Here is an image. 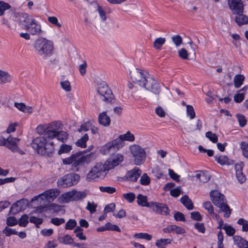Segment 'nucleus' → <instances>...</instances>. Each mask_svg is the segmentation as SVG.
<instances>
[{
    "instance_id": "nucleus-1",
    "label": "nucleus",
    "mask_w": 248,
    "mask_h": 248,
    "mask_svg": "<svg viewBox=\"0 0 248 248\" xmlns=\"http://www.w3.org/2000/svg\"><path fill=\"white\" fill-rule=\"evenodd\" d=\"M133 82L144 88L146 90L155 94H158L160 91L159 83L156 81L146 71L139 68H134L132 71L127 72Z\"/></svg>"
},
{
    "instance_id": "nucleus-2",
    "label": "nucleus",
    "mask_w": 248,
    "mask_h": 248,
    "mask_svg": "<svg viewBox=\"0 0 248 248\" xmlns=\"http://www.w3.org/2000/svg\"><path fill=\"white\" fill-rule=\"evenodd\" d=\"M54 134L48 132L45 134V136L35 138L31 143V147L38 154L50 157L54 151V142L52 140L56 138H52Z\"/></svg>"
},
{
    "instance_id": "nucleus-3",
    "label": "nucleus",
    "mask_w": 248,
    "mask_h": 248,
    "mask_svg": "<svg viewBox=\"0 0 248 248\" xmlns=\"http://www.w3.org/2000/svg\"><path fill=\"white\" fill-rule=\"evenodd\" d=\"M61 125L60 122H53L46 127L42 125H38L36 128V131L38 134L43 135V136H45L46 133L52 132L54 134L52 138H56L57 141H62V134L60 130Z\"/></svg>"
},
{
    "instance_id": "nucleus-4",
    "label": "nucleus",
    "mask_w": 248,
    "mask_h": 248,
    "mask_svg": "<svg viewBox=\"0 0 248 248\" xmlns=\"http://www.w3.org/2000/svg\"><path fill=\"white\" fill-rule=\"evenodd\" d=\"M34 48L38 55L43 56L44 57L46 58L52 54L53 44L50 41L41 38L36 41L34 44Z\"/></svg>"
},
{
    "instance_id": "nucleus-5",
    "label": "nucleus",
    "mask_w": 248,
    "mask_h": 248,
    "mask_svg": "<svg viewBox=\"0 0 248 248\" xmlns=\"http://www.w3.org/2000/svg\"><path fill=\"white\" fill-rule=\"evenodd\" d=\"M107 171L103 164L97 163L87 173L86 180L88 182H97L105 177Z\"/></svg>"
},
{
    "instance_id": "nucleus-6",
    "label": "nucleus",
    "mask_w": 248,
    "mask_h": 248,
    "mask_svg": "<svg viewBox=\"0 0 248 248\" xmlns=\"http://www.w3.org/2000/svg\"><path fill=\"white\" fill-rule=\"evenodd\" d=\"M20 139L17 138H13L9 136L5 139L4 137H0V146H4L8 148L13 153H18L20 155H24V152L21 150L17 145V143Z\"/></svg>"
},
{
    "instance_id": "nucleus-7",
    "label": "nucleus",
    "mask_w": 248,
    "mask_h": 248,
    "mask_svg": "<svg viewBox=\"0 0 248 248\" xmlns=\"http://www.w3.org/2000/svg\"><path fill=\"white\" fill-rule=\"evenodd\" d=\"M95 89L100 95V99L106 102H111L113 94L111 90L107 83L103 81H97L95 86Z\"/></svg>"
},
{
    "instance_id": "nucleus-8",
    "label": "nucleus",
    "mask_w": 248,
    "mask_h": 248,
    "mask_svg": "<svg viewBox=\"0 0 248 248\" xmlns=\"http://www.w3.org/2000/svg\"><path fill=\"white\" fill-rule=\"evenodd\" d=\"M130 150L134 158V163L136 165L142 164L146 159V153L143 148L138 145H133L130 147Z\"/></svg>"
},
{
    "instance_id": "nucleus-9",
    "label": "nucleus",
    "mask_w": 248,
    "mask_h": 248,
    "mask_svg": "<svg viewBox=\"0 0 248 248\" xmlns=\"http://www.w3.org/2000/svg\"><path fill=\"white\" fill-rule=\"evenodd\" d=\"M86 193L84 191H78L73 190L63 194V202H68L77 201L84 198Z\"/></svg>"
},
{
    "instance_id": "nucleus-10",
    "label": "nucleus",
    "mask_w": 248,
    "mask_h": 248,
    "mask_svg": "<svg viewBox=\"0 0 248 248\" xmlns=\"http://www.w3.org/2000/svg\"><path fill=\"white\" fill-rule=\"evenodd\" d=\"M124 160V156L120 154H116L111 155L103 164L106 170H109L114 169L118 166Z\"/></svg>"
},
{
    "instance_id": "nucleus-11",
    "label": "nucleus",
    "mask_w": 248,
    "mask_h": 248,
    "mask_svg": "<svg viewBox=\"0 0 248 248\" xmlns=\"http://www.w3.org/2000/svg\"><path fill=\"white\" fill-rule=\"evenodd\" d=\"M80 177L78 174L71 173L63 177V187H68L76 185L79 181Z\"/></svg>"
},
{
    "instance_id": "nucleus-12",
    "label": "nucleus",
    "mask_w": 248,
    "mask_h": 248,
    "mask_svg": "<svg viewBox=\"0 0 248 248\" xmlns=\"http://www.w3.org/2000/svg\"><path fill=\"white\" fill-rule=\"evenodd\" d=\"M228 5L233 14L243 13L244 5L241 0H228Z\"/></svg>"
},
{
    "instance_id": "nucleus-13",
    "label": "nucleus",
    "mask_w": 248,
    "mask_h": 248,
    "mask_svg": "<svg viewBox=\"0 0 248 248\" xmlns=\"http://www.w3.org/2000/svg\"><path fill=\"white\" fill-rule=\"evenodd\" d=\"M150 208L155 213L161 215H167L169 213L168 206L164 203L152 202Z\"/></svg>"
},
{
    "instance_id": "nucleus-14",
    "label": "nucleus",
    "mask_w": 248,
    "mask_h": 248,
    "mask_svg": "<svg viewBox=\"0 0 248 248\" xmlns=\"http://www.w3.org/2000/svg\"><path fill=\"white\" fill-rule=\"evenodd\" d=\"M211 199L215 205L221 206L226 202L224 196L218 190H212L210 193Z\"/></svg>"
},
{
    "instance_id": "nucleus-15",
    "label": "nucleus",
    "mask_w": 248,
    "mask_h": 248,
    "mask_svg": "<svg viewBox=\"0 0 248 248\" xmlns=\"http://www.w3.org/2000/svg\"><path fill=\"white\" fill-rule=\"evenodd\" d=\"M61 206L55 203H51L45 206H38L36 209V212L37 213L43 212H57L61 210Z\"/></svg>"
},
{
    "instance_id": "nucleus-16",
    "label": "nucleus",
    "mask_w": 248,
    "mask_h": 248,
    "mask_svg": "<svg viewBox=\"0 0 248 248\" xmlns=\"http://www.w3.org/2000/svg\"><path fill=\"white\" fill-rule=\"evenodd\" d=\"M60 194V191L58 189H49L45 191L41 195L42 199L46 200L49 202H52Z\"/></svg>"
},
{
    "instance_id": "nucleus-17",
    "label": "nucleus",
    "mask_w": 248,
    "mask_h": 248,
    "mask_svg": "<svg viewBox=\"0 0 248 248\" xmlns=\"http://www.w3.org/2000/svg\"><path fill=\"white\" fill-rule=\"evenodd\" d=\"M28 203V201L27 200L22 199L12 204L10 208V212L15 214L19 210L27 206Z\"/></svg>"
},
{
    "instance_id": "nucleus-18",
    "label": "nucleus",
    "mask_w": 248,
    "mask_h": 248,
    "mask_svg": "<svg viewBox=\"0 0 248 248\" xmlns=\"http://www.w3.org/2000/svg\"><path fill=\"white\" fill-rule=\"evenodd\" d=\"M25 29L33 35L39 33L41 31L40 25L37 23L35 19L29 24H27Z\"/></svg>"
},
{
    "instance_id": "nucleus-19",
    "label": "nucleus",
    "mask_w": 248,
    "mask_h": 248,
    "mask_svg": "<svg viewBox=\"0 0 248 248\" xmlns=\"http://www.w3.org/2000/svg\"><path fill=\"white\" fill-rule=\"evenodd\" d=\"M141 171L138 168L135 167L133 170L128 171L126 176L128 180L130 181H136L141 174Z\"/></svg>"
},
{
    "instance_id": "nucleus-20",
    "label": "nucleus",
    "mask_w": 248,
    "mask_h": 248,
    "mask_svg": "<svg viewBox=\"0 0 248 248\" xmlns=\"http://www.w3.org/2000/svg\"><path fill=\"white\" fill-rule=\"evenodd\" d=\"M165 233L175 232L178 234H181L185 233V230L183 228L175 225H169L163 229Z\"/></svg>"
},
{
    "instance_id": "nucleus-21",
    "label": "nucleus",
    "mask_w": 248,
    "mask_h": 248,
    "mask_svg": "<svg viewBox=\"0 0 248 248\" xmlns=\"http://www.w3.org/2000/svg\"><path fill=\"white\" fill-rule=\"evenodd\" d=\"M235 14L237 15L235 16L234 20L239 26L248 24V16L244 15L242 13Z\"/></svg>"
},
{
    "instance_id": "nucleus-22",
    "label": "nucleus",
    "mask_w": 248,
    "mask_h": 248,
    "mask_svg": "<svg viewBox=\"0 0 248 248\" xmlns=\"http://www.w3.org/2000/svg\"><path fill=\"white\" fill-rule=\"evenodd\" d=\"M98 122L100 124L104 126H108L110 123V119L109 116L107 115L106 112L104 111L99 115Z\"/></svg>"
},
{
    "instance_id": "nucleus-23",
    "label": "nucleus",
    "mask_w": 248,
    "mask_h": 248,
    "mask_svg": "<svg viewBox=\"0 0 248 248\" xmlns=\"http://www.w3.org/2000/svg\"><path fill=\"white\" fill-rule=\"evenodd\" d=\"M215 160L221 165H230L232 164V160L226 155H219L215 157Z\"/></svg>"
},
{
    "instance_id": "nucleus-24",
    "label": "nucleus",
    "mask_w": 248,
    "mask_h": 248,
    "mask_svg": "<svg viewBox=\"0 0 248 248\" xmlns=\"http://www.w3.org/2000/svg\"><path fill=\"white\" fill-rule=\"evenodd\" d=\"M138 204L142 207L150 208L152 202H148L147 197L141 194H139L137 197Z\"/></svg>"
},
{
    "instance_id": "nucleus-25",
    "label": "nucleus",
    "mask_w": 248,
    "mask_h": 248,
    "mask_svg": "<svg viewBox=\"0 0 248 248\" xmlns=\"http://www.w3.org/2000/svg\"><path fill=\"white\" fill-rule=\"evenodd\" d=\"M234 244L239 248H244L248 241L242 237L235 235L233 237Z\"/></svg>"
},
{
    "instance_id": "nucleus-26",
    "label": "nucleus",
    "mask_w": 248,
    "mask_h": 248,
    "mask_svg": "<svg viewBox=\"0 0 248 248\" xmlns=\"http://www.w3.org/2000/svg\"><path fill=\"white\" fill-rule=\"evenodd\" d=\"M181 203L188 210H192L193 208V205L191 200L187 195H185L180 199Z\"/></svg>"
},
{
    "instance_id": "nucleus-27",
    "label": "nucleus",
    "mask_w": 248,
    "mask_h": 248,
    "mask_svg": "<svg viewBox=\"0 0 248 248\" xmlns=\"http://www.w3.org/2000/svg\"><path fill=\"white\" fill-rule=\"evenodd\" d=\"M245 76L243 75H236L233 78L234 85L236 88L241 87L245 80Z\"/></svg>"
},
{
    "instance_id": "nucleus-28",
    "label": "nucleus",
    "mask_w": 248,
    "mask_h": 248,
    "mask_svg": "<svg viewBox=\"0 0 248 248\" xmlns=\"http://www.w3.org/2000/svg\"><path fill=\"white\" fill-rule=\"evenodd\" d=\"M95 11L98 12L101 21L102 22L105 21L107 19L105 9L101 5L97 4Z\"/></svg>"
},
{
    "instance_id": "nucleus-29",
    "label": "nucleus",
    "mask_w": 248,
    "mask_h": 248,
    "mask_svg": "<svg viewBox=\"0 0 248 248\" xmlns=\"http://www.w3.org/2000/svg\"><path fill=\"white\" fill-rule=\"evenodd\" d=\"M75 161L74 166L77 167L84 163L85 161V157L80 153H76L74 154Z\"/></svg>"
},
{
    "instance_id": "nucleus-30",
    "label": "nucleus",
    "mask_w": 248,
    "mask_h": 248,
    "mask_svg": "<svg viewBox=\"0 0 248 248\" xmlns=\"http://www.w3.org/2000/svg\"><path fill=\"white\" fill-rule=\"evenodd\" d=\"M33 19L31 16H30L27 14H23L22 17L20 18V22L21 24L25 28H26L27 24H29L33 20Z\"/></svg>"
},
{
    "instance_id": "nucleus-31",
    "label": "nucleus",
    "mask_w": 248,
    "mask_h": 248,
    "mask_svg": "<svg viewBox=\"0 0 248 248\" xmlns=\"http://www.w3.org/2000/svg\"><path fill=\"white\" fill-rule=\"evenodd\" d=\"M220 210L224 213V217H228L231 214V209L229 205L227 204L226 202H224L221 206H218Z\"/></svg>"
},
{
    "instance_id": "nucleus-32",
    "label": "nucleus",
    "mask_w": 248,
    "mask_h": 248,
    "mask_svg": "<svg viewBox=\"0 0 248 248\" xmlns=\"http://www.w3.org/2000/svg\"><path fill=\"white\" fill-rule=\"evenodd\" d=\"M11 80L10 75L6 72L0 70V81L1 83L5 84Z\"/></svg>"
},
{
    "instance_id": "nucleus-33",
    "label": "nucleus",
    "mask_w": 248,
    "mask_h": 248,
    "mask_svg": "<svg viewBox=\"0 0 248 248\" xmlns=\"http://www.w3.org/2000/svg\"><path fill=\"white\" fill-rule=\"evenodd\" d=\"M88 140V136L87 134H85L82 137L76 142V145L78 147L85 148L86 147V142Z\"/></svg>"
},
{
    "instance_id": "nucleus-34",
    "label": "nucleus",
    "mask_w": 248,
    "mask_h": 248,
    "mask_svg": "<svg viewBox=\"0 0 248 248\" xmlns=\"http://www.w3.org/2000/svg\"><path fill=\"white\" fill-rule=\"evenodd\" d=\"M171 242V240L170 239H160L156 240L155 245L158 248H165V246Z\"/></svg>"
},
{
    "instance_id": "nucleus-35",
    "label": "nucleus",
    "mask_w": 248,
    "mask_h": 248,
    "mask_svg": "<svg viewBox=\"0 0 248 248\" xmlns=\"http://www.w3.org/2000/svg\"><path fill=\"white\" fill-rule=\"evenodd\" d=\"M166 39L165 38L159 37L154 42L153 46L156 49H160L162 46L165 44Z\"/></svg>"
},
{
    "instance_id": "nucleus-36",
    "label": "nucleus",
    "mask_w": 248,
    "mask_h": 248,
    "mask_svg": "<svg viewBox=\"0 0 248 248\" xmlns=\"http://www.w3.org/2000/svg\"><path fill=\"white\" fill-rule=\"evenodd\" d=\"M120 136L123 141L132 142L135 140L134 135L129 131H127L125 134L120 135Z\"/></svg>"
},
{
    "instance_id": "nucleus-37",
    "label": "nucleus",
    "mask_w": 248,
    "mask_h": 248,
    "mask_svg": "<svg viewBox=\"0 0 248 248\" xmlns=\"http://www.w3.org/2000/svg\"><path fill=\"white\" fill-rule=\"evenodd\" d=\"M223 229L225 231L226 234L229 236H232L235 232V230L231 225L225 224Z\"/></svg>"
},
{
    "instance_id": "nucleus-38",
    "label": "nucleus",
    "mask_w": 248,
    "mask_h": 248,
    "mask_svg": "<svg viewBox=\"0 0 248 248\" xmlns=\"http://www.w3.org/2000/svg\"><path fill=\"white\" fill-rule=\"evenodd\" d=\"M152 172L156 178L160 179L163 175V172L157 166H155L152 169Z\"/></svg>"
},
{
    "instance_id": "nucleus-39",
    "label": "nucleus",
    "mask_w": 248,
    "mask_h": 248,
    "mask_svg": "<svg viewBox=\"0 0 248 248\" xmlns=\"http://www.w3.org/2000/svg\"><path fill=\"white\" fill-rule=\"evenodd\" d=\"M63 90L69 93L68 94V97L71 98L73 96V94L70 93L72 90V87L69 81L67 80L63 81Z\"/></svg>"
},
{
    "instance_id": "nucleus-40",
    "label": "nucleus",
    "mask_w": 248,
    "mask_h": 248,
    "mask_svg": "<svg viewBox=\"0 0 248 248\" xmlns=\"http://www.w3.org/2000/svg\"><path fill=\"white\" fill-rule=\"evenodd\" d=\"M135 238H138V239H145L147 241H150L151 240L152 236L151 235L147 233H143V232H140V233H135L134 235Z\"/></svg>"
},
{
    "instance_id": "nucleus-41",
    "label": "nucleus",
    "mask_w": 248,
    "mask_h": 248,
    "mask_svg": "<svg viewBox=\"0 0 248 248\" xmlns=\"http://www.w3.org/2000/svg\"><path fill=\"white\" fill-rule=\"evenodd\" d=\"M112 148H114L113 144L111 141L107 143L106 144L102 147L101 149V152L103 154H108Z\"/></svg>"
},
{
    "instance_id": "nucleus-42",
    "label": "nucleus",
    "mask_w": 248,
    "mask_h": 248,
    "mask_svg": "<svg viewBox=\"0 0 248 248\" xmlns=\"http://www.w3.org/2000/svg\"><path fill=\"white\" fill-rule=\"evenodd\" d=\"M111 143L113 144V146L114 148L119 149L124 145V141L122 140V139L120 138V136L118 137V138H117L116 140H113L111 141Z\"/></svg>"
},
{
    "instance_id": "nucleus-43",
    "label": "nucleus",
    "mask_w": 248,
    "mask_h": 248,
    "mask_svg": "<svg viewBox=\"0 0 248 248\" xmlns=\"http://www.w3.org/2000/svg\"><path fill=\"white\" fill-rule=\"evenodd\" d=\"M99 189L102 192H105L108 194H112L116 191V188L111 186H100L99 187Z\"/></svg>"
},
{
    "instance_id": "nucleus-44",
    "label": "nucleus",
    "mask_w": 248,
    "mask_h": 248,
    "mask_svg": "<svg viewBox=\"0 0 248 248\" xmlns=\"http://www.w3.org/2000/svg\"><path fill=\"white\" fill-rule=\"evenodd\" d=\"M107 231H116L117 232H120L121 229L116 225L112 224L110 222H108L105 224Z\"/></svg>"
},
{
    "instance_id": "nucleus-45",
    "label": "nucleus",
    "mask_w": 248,
    "mask_h": 248,
    "mask_svg": "<svg viewBox=\"0 0 248 248\" xmlns=\"http://www.w3.org/2000/svg\"><path fill=\"white\" fill-rule=\"evenodd\" d=\"M240 147L244 156L248 158V143L242 141L240 144Z\"/></svg>"
},
{
    "instance_id": "nucleus-46",
    "label": "nucleus",
    "mask_w": 248,
    "mask_h": 248,
    "mask_svg": "<svg viewBox=\"0 0 248 248\" xmlns=\"http://www.w3.org/2000/svg\"><path fill=\"white\" fill-rule=\"evenodd\" d=\"M97 204L94 202H90L89 201L87 202V205L86 209L89 211L91 214H93L96 211Z\"/></svg>"
},
{
    "instance_id": "nucleus-47",
    "label": "nucleus",
    "mask_w": 248,
    "mask_h": 248,
    "mask_svg": "<svg viewBox=\"0 0 248 248\" xmlns=\"http://www.w3.org/2000/svg\"><path fill=\"white\" fill-rule=\"evenodd\" d=\"M186 114L190 119H193L195 117V112L193 107L189 105H186Z\"/></svg>"
},
{
    "instance_id": "nucleus-48",
    "label": "nucleus",
    "mask_w": 248,
    "mask_h": 248,
    "mask_svg": "<svg viewBox=\"0 0 248 248\" xmlns=\"http://www.w3.org/2000/svg\"><path fill=\"white\" fill-rule=\"evenodd\" d=\"M150 183V178L146 173H143L140 179V183L143 186H147Z\"/></svg>"
},
{
    "instance_id": "nucleus-49",
    "label": "nucleus",
    "mask_w": 248,
    "mask_h": 248,
    "mask_svg": "<svg viewBox=\"0 0 248 248\" xmlns=\"http://www.w3.org/2000/svg\"><path fill=\"white\" fill-rule=\"evenodd\" d=\"M237 223L242 226V231L243 232L248 231V222L243 218H239Z\"/></svg>"
},
{
    "instance_id": "nucleus-50",
    "label": "nucleus",
    "mask_w": 248,
    "mask_h": 248,
    "mask_svg": "<svg viewBox=\"0 0 248 248\" xmlns=\"http://www.w3.org/2000/svg\"><path fill=\"white\" fill-rule=\"evenodd\" d=\"M28 223V217L26 214L23 215L19 218L18 224L20 226L26 227Z\"/></svg>"
},
{
    "instance_id": "nucleus-51",
    "label": "nucleus",
    "mask_w": 248,
    "mask_h": 248,
    "mask_svg": "<svg viewBox=\"0 0 248 248\" xmlns=\"http://www.w3.org/2000/svg\"><path fill=\"white\" fill-rule=\"evenodd\" d=\"M236 117L238 119L239 125L241 127H244L247 124V120L245 116L241 114H237Z\"/></svg>"
},
{
    "instance_id": "nucleus-52",
    "label": "nucleus",
    "mask_w": 248,
    "mask_h": 248,
    "mask_svg": "<svg viewBox=\"0 0 248 248\" xmlns=\"http://www.w3.org/2000/svg\"><path fill=\"white\" fill-rule=\"evenodd\" d=\"M203 207L205 210H207L208 213L210 215L214 214L213 206L210 202H205L203 204Z\"/></svg>"
},
{
    "instance_id": "nucleus-53",
    "label": "nucleus",
    "mask_w": 248,
    "mask_h": 248,
    "mask_svg": "<svg viewBox=\"0 0 248 248\" xmlns=\"http://www.w3.org/2000/svg\"><path fill=\"white\" fill-rule=\"evenodd\" d=\"M196 177L197 179H199L200 181L202 182H206L209 179V177L208 176L207 177L206 172L202 171H200V173L196 174Z\"/></svg>"
},
{
    "instance_id": "nucleus-54",
    "label": "nucleus",
    "mask_w": 248,
    "mask_h": 248,
    "mask_svg": "<svg viewBox=\"0 0 248 248\" xmlns=\"http://www.w3.org/2000/svg\"><path fill=\"white\" fill-rule=\"evenodd\" d=\"M123 197L129 203H132L135 199V195L132 192L124 194Z\"/></svg>"
},
{
    "instance_id": "nucleus-55",
    "label": "nucleus",
    "mask_w": 248,
    "mask_h": 248,
    "mask_svg": "<svg viewBox=\"0 0 248 248\" xmlns=\"http://www.w3.org/2000/svg\"><path fill=\"white\" fill-rule=\"evenodd\" d=\"M2 232L4 233L6 236H10L12 234L17 235L18 232L16 230L11 229L8 227H6L5 229L2 231Z\"/></svg>"
},
{
    "instance_id": "nucleus-56",
    "label": "nucleus",
    "mask_w": 248,
    "mask_h": 248,
    "mask_svg": "<svg viewBox=\"0 0 248 248\" xmlns=\"http://www.w3.org/2000/svg\"><path fill=\"white\" fill-rule=\"evenodd\" d=\"M10 8V5L8 3L4 1H0V16L3 15L4 11Z\"/></svg>"
},
{
    "instance_id": "nucleus-57",
    "label": "nucleus",
    "mask_w": 248,
    "mask_h": 248,
    "mask_svg": "<svg viewBox=\"0 0 248 248\" xmlns=\"http://www.w3.org/2000/svg\"><path fill=\"white\" fill-rule=\"evenodd\" d=\"M171 40L176 47L180 46L182 43V38L179 35H175L172 36Z\"/></svg>"
},
{
    "instance_id": "nucleus-58",
    "label": "nucleus",
    "mask_w": 248,
    "mask_h": 248,
    "mask_svg": "<svg viewBox=\"0 0 248 248\" xmlns=\"http://www.w3.org/2000/svg\"><path fill=\"white\" fill-rule=\"evenodd\" d=\"M77 225V222L74 219H70L65 224V228L67 230H72Z\"/></svg>"
},
{
    "instance_id": "nucleus-59",
    "label": "nucleus",
    "mask_w": 248,
    "mask_h": 248,
    "mask_svg": "<svg viewBox=\"0 0 248 248\" xmlns=\"http://www.w3.org/2000/svg\"><path fill=\"white\" fill-rule=\"evenodd\" d=\"M205 136L213 143H216L217 141V137L215 134L212 133L211 132L209 131L206 132Z\"/></svg>"
},
{
    "instance_id": "nucleus-60",
    "label": "nucleus",
    "mask_w": 248,
    "mask_h": 248,
    "mask_svg": "<svg viewBox=\"0 0 248 248\" xmlns=\"http://www.w3.org/2000/svg\"><path fill=\"white\" fill-rule=\"evenodd\" d=\"M30 221L31 223L35 224L36 226L38 228L39 225L42 223L43 219L42 218H39L35 217L32 216L30 218Z\"/></svg>"
},
{
    "instance_id": "nucleus-61",
    "label": "nucleus",
    "mask_w": 248,
    "mask_h": 248,
    "mask_svg": "<svg viewBox=\"0 0 248 248\" xmlns=\"http://www.w3.org/2000/svg\"><path fill=\"white\" fill-rule=\"evenodd\" d=\"M245 94L244 93H237L234 96V101L237 103H240L244 99Z\"/></svg>"
},
{
    "instance_id": "nucleus-62",
    "label": "nucleus",
    "mask_w": 248,
    "mask_h": 248,
    "mask_svg": "<svg viewBox=\"0 0 248 248\" xmlns=\"http://www.w3.org/2000/svg\"><path fill=\"white\" fill-rule=\"evenodd\" d=\"M6 223L8 226H13L17 223V221L14 217H9L7 218Z\"/></svg>"
},
{
    "instance_id": "nucleus-63",
    "label": "nucleus",
    "mask_w": 248,
    "mask_h": 248,
    "mask_svg": "<svg viewBox=\"0 0 248 248\" xmlns=\"http://www.w3.org/2000/svg\"><path fill=\"white\" fill-rule=\"evenodd\" d=\"M87 64L86 62L84 61L82 64L79 65L78 69L80 74L81 76H84L86 72Z\"/></svg>"
},
{
    "instance_id": "nucleus-64",
    "label": "nucleus",
    "mask_w": 248,
    "mask_h": 248,
    "mask_svg": "<svg viewBox=\"0 0 248 248\" xmlns=\"http://www.w3.org/2000/svg\"><path fill=\"white\" fill-rule=\"evenodd\" d=\"M236 174V177L239 181V182L241 184H243L246 181V177L244 174H243L242 171L240 172H238Z\"/></svg>"
}]
</instances>
